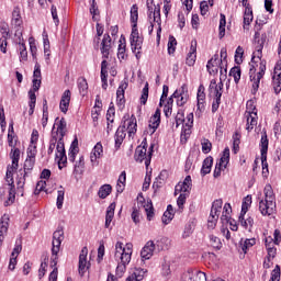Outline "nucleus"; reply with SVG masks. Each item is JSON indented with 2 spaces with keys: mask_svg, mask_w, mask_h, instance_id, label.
Returning a JSON list of instances; mask_svg holds the SVG:
<instances>
[{
  "mask_svg": "<svg viewBox=\"0 0 281 281\" xmlns=\"http://www.w3.org/2000/svg\"><path fill=\"white\" fill-rule=\"evenodd\" d=\"M131 21L132 25V34H131V45L132 50L136 55L137 59H140V50L143 47V37L139 36L138 29H137V21H138V7L137 4H133L131 9Z\"/></svg>",
  "mask_w": 281,
  "mask_h": 281,
  "instance_id": "f257e3e1",
  "label": "nucleus"
},
{
  "mask_svg": "<svg viewBox=\"0 0 281 281\" xmlns=\"http://www.w3.org/2000/svg\"><path fill=\"white\" fill-rule=\"evenodd\" d=\"M132 245L127 244L126 248H124V245L121 241H117L115 245V255L114 258L119 262L116 274L122 278L124 272L126 271V266L132 260Z\"/></svg>",
  "mask_w": 281,
  "mask_h": 281,
  "instance_id": "f03ea898",
  "label": "nucleus"
},
{
  "mask_svg": "<svg viewBox=\"0 0 281 281\" xmlns=\"http://www.w3.org/2000/svg\"><path fill=\"white\" fill-rule=\"evenodd\" d=\"M263 195L265 200H259V212L262 216H270L277 210L276 195L271 184H266Z\"/></svg>",
  "mask_w": 281,
  "mask_h": 281,
  "instance_id": "7ed1b4c3",
  "label": "nucleus"
},
{
  "mask_svg": "<svg viewBox=\"0 0 281 281\" xmlns=\"http://www.w3.org/2000/svg\"><path fill=\"white\" fill-rule=\"evenodd\" d=\"M56 148V160H58V168L61 170L67 165V156L65 149V143L61 138V142L57 136H55V132L52 133V138L49 140L48 155H52Z\"/></svg>",
  "mask_w": 281,
  "mask_h": 281,
  "instance_id": "20e7f679",
  "label": "nucleus"
},
{
  "mask_svg": "<svg viewBox=\"0 0 281 281\" xmlns=\"http://www.w3.org/2000/svg\"><path fill=\"white\" fill-rule=\"evenodd\" d=\"M124 119L125 120L123 122V125L119 127L115 134V147L117 149L121 147V145L123 144V140L126 137V127L128 130L130 136L136 133V126H137L136 121L134 119H126V115L124 116Z\"/></svg>",
  "mask_w": 281,
  "mask_h": 281,
  "instance_id": "39448f33",
  "label": "nucleus"
},
{
  "mask_svg": "<svg viewBox=\"0 0 281 281\" xmlns=\"http://www.w3.org/2000/svg\"><path fill=\"white\" fill-rule=\"evenodd\" d=\"M223 88H224L223 81L216 82L215 79L211 80V85H209V94L215 98L213 99V104L211 106V111L213 113H216L217 110L220 109L221 99L223 95Z\"/></svg>",
  "mask_w": 281,
  "mask_h": 281,
  "instance_id": "423d86ee",
  "label": "nucleus"
},
{
  "mask_svg": "<svg viewBox=\"0 0 281 281\" xmlns=\"http://www.w3.org/2000/svg\"><path fill=\"white\" fill-rule=\"evenodd\" d=\"M244 119H246V131L250 133L258 124V113L256 106L252 108V101L246 103V112L244 113Z\"/></svg>",
  "mask_w": 281,
  "mask_h": 281,
  "instance_id": "0eeeda50",
  "label": "nucleus"
},
{
  "mask_svg": "<svg viewBox=\"0 0 281 281\" xmlns=\"http://www.w3.org/2000/svg\"><path fill=\"white\" fill-rule=\"evenodd\" d=\"M151 158L153 147H149V149H147V143L143 142L135 151V160L140 164L145 161V168L148 169L151 162Z\"/></svg>",
  "mask_w": 281,
  "mask_h": 281,
  "instance_id": "6e6552de",
  "label": "nucleus"
},
{
  "mask_svg": "<svg viewBox=\"0 0 281 281\" xmlns=\"http://www.w3.org/2000/svg\"><path fill=\"white\" fill-rule=\"evenodd\" d=\"M111 48H112V38L110 34H104L103 41L101 43V54L103 57V60L101 63V72H108L109 63L106 59H109Z\"/></svg>",
  "mask_w": 281,
  "mask_h": 281,
  "instance_id": "1a4fd4ad",
  "label": "nucleus"
},
{
  "mask_svg": "<svg viewBox=\"0 0 281 281\" xmlns=\"http://www.w3.org/2000/svg\"><path fill=\"white\" fill-rule=\"evenodd\" d=\"M64 238L63 228H57L53 235L52 266H57L58 252L60 251V246Z\"/></svg>",
  "mask_w": 281,
  "mask_h": 281,
  "instance_id": "9d476101",
  "label": "nucleus"
},
{
  "mask_svg": "<svg viewBox=\"0 0 281 281\" xmlns=\"http://www.w3.org/2000/svg\"><path fill=\"white\" fill-rule=\"evenodd\" d=\"M16 169H12L11 167H8L7 169V182L9 183V195L8 200L4 202V206H10L15 202V186H14V180H13V171Z\"/></svg>",
  "mask_w": 281,
  "mask_h": 281,
  "instance_id": "9b49d317",
  "label": "nucleus"
},
{
  "mask_svg": "<svg viewBox=\"0 0 281 281\" xmlns=\"http://www.w3.org/2000/svg\"><path fill=\"white\" fill-rule=\"evenodd\" d=\"M259 146H260V160H261L262 170H269V165L267 162L269 138L267 136V132H263L261 134Z\"/></svg>",
  "mask_w": 281,
  "mask_h": 281,
  "instance_id": "f8f14e48",
  "label": "nucleus"
},
{
  "mask_svg": "<svg viewBox=\"0 0 281 281\" xmlns=\"http://www.w3.org/2000/svg\"><path fill=\"white\" fill-rule=\"evenodd\" d=\"M173 99H178L176 103L178 106H183L188 103L190 99L189 89L187 83H182L180 88L176 89L172 94Z\"/></svg>",
  "mask_w": 281,
  "mask_h": 281,
  "instance_id": "ddd939ff",
  "label": "nucleus"
},
{
  "mask_svg": "<svg viewBox=\"0 0 281 281\" xmlns=\"http://www.w3.org/2000/svg\"><path fill=\"white\" fill-rule=\"evenodd\" d=\"M147 18L149 20L154 19V22L158 24V31L156 33L157 37L160 38L161 35V16H160V8L159 7H151L147 3Z\"/></svg>",
  "mask_w": 281,
  "mask_h": 281,
  "instance_id": "4468645a",
  "label": "nucleus"
},
{
  "mask_svg": "<svg viewBox=\"0 0 281 281\" xmlns=\"http://www.w3.org/2000/svg\"><path fill=\"white\" fill-rule=\"evenodd\" d=\"M272 88L276 94L281 92V60H278L273 68Z\"/></svg>",
  "mask_w": 281,
  "mask_h": 281,
  "instance_id": "2eb2a0df",
  "label": "nucleus"
},
{
  "mask_svg": "<svg viewBox=\"0 0 281 281\" xmlns=\"http://www.w3.org/2000/svg\"><path fill=\"white\" fill-rule=\"evenodd\" d=\"M259 37H260V33L255 32L254 38L256 41V45H255V50L252 52V63H255V64L257 63L256 59L261 61V58H262V49H263L265 40L259 38Z\"/></svg>",
  "mask_w": 281,
  "mask_h": 281,
  "instance_id": "dca6fc26",
  "label": "nucleus"
},
{
  "mask_svg": "<svg viewBox=\"0 0 281 281\" xmlns=\"http://www.w3.org/2000/svg\"><path fill=\"white\" fill-rule=\"evenodd\" d=\"M182 281H207L206 274L196 269H189L182 274Z\"/></svg>",
  "mask_w": 281,
  "mask_h": 281,
  "instance_id": "f3484780",
  "label": "nucleus"
},
{
  "mask_svg": "<svg viewBox=\"0 0 281 281\" xmlns=\"http://www.w3.org/2000/svg\"><path fill=\"white\" fill-rule=\"evenodd\" d=\"M161 122V110L158 108L156 112L149 117V128H147V134L154 135L159 127Z\"/></svg>",
  "mask_w": 281,
  "mask_h": 281,
  "instance_id": "a211bd4d",
  "label": "nucleus"
},
{
  "mask_svg": "<svg viewBox=\"0 0 281 281\" xmlns=\"http://www.w3.org/2000/svg\"><path fill=\"white\" fill-rule=\"evenodd\" d=\"M191 189H192V178L191 176H187L183 182H178L176 184V191L173 194L178 195V194L187 193L188 195H190Z\"/></svg>",
  "mask_w": 281,
  "mask_h": 281,
  "instance_id": "6ab92c4d",
  "label": "nucleus"
},
{
  "mask_svg": "<svg viewBox=\"0 0 281 281\" xmlns=\"http://www.w3.org/2000/svg\"><path fill=\"white\" fill-rule=\"evenodd\" d=\"M26 176L27 171H23L22 169H19L15 178L18 192L21 193V196L24 195V186L26 183Z\"/></svg>",
  "mask_w": 281,
  "mask_h": 281,
  "instance_id": "aec40b11",
  "label": "nucleus"
},
{
  "mask_svg": "<svg viewBox=\"0 0 281 281\" xmlns=\"http://www.w3.org/2000/svg\"><path fill=\"white\" fill-rule=\"evenodd\" d=\"M196 40H191V47L189 48V54H187V66L192 67L196 61Z\"/></svg>",
  "mask_w": 281,
  "mask_h": 281,
  "instance_id": "412c9836",
  "label": "nucleus"
},
{
  "mask_svg": "<svg viewBox=\"0 0 281 281\" xmlns=\"http://www.w3.org/2000/svg\"><path fill=\"white\" fill-rule=\"evenodd\" d=\"M205 86L200 83L198 87V111L203 112L205 110Z\"/></svg>",
  "mask_w": 281,
  "mask_h": 281,
  "instance_id": "4be33fe9",
  "label": "nucleus"
},
{
  "mask_svg": "<svg viewBox=\"0 0 281 281\" xmlns=\"http://www.w3.org/2000/svg\"><path fill=\"white\" fill-rule=\"evenodd\" d=\"M128 88V82L123 80L116 91L117 104L123 106L125 104V90Z\"/></svg>",
  "mask_w": 281,
  "mask_h": 281,
  "instance_id": "5701e85b",
  "label": "nucleus"
},
{
  "mask_svg": "<svg viewBox=\"0 0 281 281\" xmlns=\"http://www.w3.org/2000/svg\"><path fill=\"white\" fill-rule=\"evenodd\" d=\"M87 256H88V248L85 247L81 250V254L79 256V273L83 276L86 271L88 270V262H87Z\"/></svg>",
  "mask_w": 281,
  "mask_h": 281,
  "instance_id": "b1692460",
  "label": "nucleus"
},
{
  "mask_svg": "<svg viewBox=\"0 0 281 281\" xmlns=\"http://www.w3.org/2000/svg\"><path fill=\"white\" fill-rule=\"evenodd\" d=\"M53 133H55V137H58L60 142L64 139L67 133V122L65 117H61L60 121L57 122V131Z\"/></svg>",
  "mask_w": 281,
  "mask_h": 281,
  "instance_id": "393cba45",
  "label": "nucleus"
},
{
  "mask_svg": "<svg viewBox=\"0 0 281 281\" xmlns=\"http://www.w3.org/2000/svg\"><path fill=\"white\" fill-rule=\"evenodd\" d=\"M218 65H220L218 54H215L206 63V70H209V74L211 75L218 72Z\"/></svg>",
  "mask_w": 281,
  "mask_h": 281,
  "instance_id": "a878e982",
  "label": "nucleus"
},
{
  "mask_svg": "<svg viewBox=\"0 0 281 281\" xmlns=\"http://www.w3.org/2000/svg\"><path fill=\"white\" fill-rule=\"evenodd\" d=\"M70 100H71V91L69 89L65 90L61 100H60V111L63 113H67L68 109H69V104H70Z\"/></svg>",
  "mask_w": 281,
  "mask_h": 281,
  "instance_id": "bb28decb",
  "label": "nucleus"
},
{
  "mask_svg": "<svg viewBox=\"0 0 281 281\" xmlns=\"http://www.w3.org/2000/svg\"><path fill=\"white\" fill-rule=\"evenodd\" d=\"M155 251V243L154 241H147V244H145V247L143 248L140 256L143 259L145 260H149Z\"/></svg>",
  "mask_w": 281,
  "mask_h": 281,
  "instance_id": "cd10ccee",
  "label": "nucleus"
},
{
  "mask_svg": "<svg viewBox=\"0 0 281 281\" xmlns=\"http://www.w3.org/2000/svg\"><path fill=\"white\" fill-rule=\"evenodd\" d=\"M9 215H3V217H1V223H0V247L2 246V243L4 240V236L8 232V227H9Z\"/></svg>",
  "mask_w": 281,
  "mask_h": 281,
  "instance_id": "c85d7f7f",
  "label": "nucleus"
},
{
  "mask_svg": "<svg viewBox=\"0 0 281 281\" xmlns=\"http://www.w3.org/2000/svg\"><path fill=\"white\" fill-rule=\"evenodd\" d=\"M115 209H116L115 202H112V204H110V206H108L106 216H105V228L111 227V223H112V221L114 218V214H115Z\"/></svg>",
  "mask_w": 281,
  "mask_h": 281,
  "instance_id": "c756f323",
  "label": "nucleus"
},
{
  "mask_svg": "<svg viewBox=\"0 0 281 281\" xmlns=\"http://www.w3.org/2000/svg\"><path fill=\"white\" fill-rule=\"evenodd\" d=\"M254 20V13L251 7H246L244 10V30L248 31Z\"/></svg>",
  "mask_w": 281,
  "mask_h": 281,
  "instance_id": "7c9ffc66",
  "label": "nucleus"
},
{
  "mask_svg": "<svg viewBox=\"0 0 281 281\" xmlns=\"http://www.w3.org/2000/svg\"><path fill=\"white\" fill-rule=\"evenodd\" d=\"M232 204L226 203L224 204V209L222 211V217L220 220L222 221V224H228L232 218Z\"/></svg>",
  "mask_w": 281,
  "mask_h": 281,
  "instance_id": "2f4dec72",
  "label": "nucleus"
},
{
  "mask_svg": "<svg viewBox=\"0 0 281 281\" xmlns=\"http://www.w3.org/2000/svg\"><path fill=\"white\" fill-rule=\"evenodd\" d=\"M229 161H231V149L229 147H225L224 151H222V156L220 160H217V164H220L224 168H227V166L229 165Z\"/></svg>",
  "mask_w": 281,
  "mask_h": 281,
  "instance_id": "473e14b6",
  "label": "nucleus"
},
{
  "mask_svg": "<svg viewBox=\"0 0 281 281\" xmlns=\"http://www.w3.org/2000/svg\"><path fill=\"white\" fill-rule=\"evenodd\" d=\"M175 217V209L172 204L167 206V211L162 214V224L168 225Z\"/></svg>",
  "mask_w": 281,
  "mask_h": 281,
  "instance_id": "72a5a7b5",
  "label": "nucleus"
},
{
  "mask_svg": "<svg viewBox=\"0 0 281 281\" xmlns=\"http://www.w3.org/2000/svg\"><path fill=\"white\" fill-rule=\"evenodd\" d=\"M214 162V158H212V156H209L206 158H204V162H202V176H206L212 171V166Z\"/></svg>",
  "mask_w": 281,
  "mask_h": 281,
  "instance_id": "f704fd0d",
  "label": "nucleus"
},
{
  "mask_svg": "<svg viewBox=\"0 0 281 281\" xmlns=\"http://www.w3.org/2000/svg\"><path fill=\"white\" fill-rule=\"evenodd\" d=\"M9 31L5 26L2 27V37L0 38V49L3 54H7Z\"/></svg>",
  "mask_w": 281,
  "mask_h": 281,
  "instance_id": "c9c22d12",
  "label": "nucleus"
},
{
  "mask_svg": "<svg viewBox=\"0 0 281 281\" xmlns=\"http://www.w3.org/2000/svg\"><path fill=\"white\" fill-rule=\"evenodd\" d=\"M239 224H241V227L250 229L254 226V217H247L245 220V214L239 213Z\"/></svg>",
  "mask_w": 281,
  "mask_h": 281,
  "instance_id": "e433bc0d",
  "label": "nucleus"
},
{
  "mask_svg": "<svg viewBox=\"0 0 281 281\" xmlns=\"http://www.w3.org/2000/svg\"><path fill=\"white\" fill-rule=\"evenodd\" d=\"M79 153V149H78V140H74V143L71 144V147L69 149V156H68V159L70 162H75L76 161V157Z\"/></svg>",
  "mask_w": 281,
  "mask_h": 281,
  "instance_id": "4c0bfd02",
  "label": "nucleus"
},
{
  "mask_svg": "<svg viewBox=\"0 0 281 281\" xmlns=\"http://www.w3.org/2000/svg\"><path fill=\"white\" fill-rule=\"evenodd\" d=\"M112 193L111 184H102L98 191V195L100 199H106Z\"/></svg>",
  "mask_w": 281,
  "mask_h": 281,
  "instance_id": "58836bf2",
  "label": "nucleus"
},
{
  "mask_svg": "<svg viewBox=\"0 0 281 281\" xmlns=\"http://www.w3.org/2000/svg\"><path fill=\"white\" fill-rule=\"evenodd\" d=\"M20 156H21L20 149H18V148L12 149V151H11V158H12L11 169L19 168Z\"/></svg>",
  "mask_w": 281,
  "mask_h": 281,
  "instance_id": "ea45409f",
  "label": "nucleus"
},
{
  "mask_svg": "<svg viewBox=\"0 0 281 281\" xmlns=\"http://www.w3.org/2000/svg\"><path fill=\"white\" fill-rule=\"evenodd\" d=\"M209 245H211L213 249H217V250H221L223 247L221 239L216 237V235H209Z\"/></svg>",
  "mask_w": 281,
  "mask_h": 281,
  "instance_id": "a19ab883",
  "label": "nucleus"
},
{
  "mask_svg": "<svg viewBox=\"0 0 281 281\" xmlns=\"http://www.w3.org/2000/svg\"><path fill=\"white\" fill-rule=\"evenodd\" d=\"M145 274H146V270L136 268L134 273L127 279H131V281H143V279L145 278Z\"/></svg>",
  "mask_w": 281,
  "mask_h": 281,
  "instance_id": "79ce46f5",
  "label": "nucleus"
},
{
  "mask_svg": "<svg viewBox=\"0 0 281 281\" xmlns=\"http://www.w3.org/2000/svg\"><path fill=\"white\" fill-rule=\"evenodd\" d=\"M29 97H30V102H29V106H30V110H29V115H33L34 114V109L36 106V94L33 90H30L29 91Z\"/></svg>",
  "mask_w": 281,
  "mask_h": 281,
  "instance_id": "37998d69",
  "label": "nucleus"
},
{
  "mask_svg": "<svg viewBox=\"0 0 281 281\" xmlns=\"http://www.w3.org/2000/svg\"><path fill=\"white\" fill-rule=\"evenodd\" d=\"M78 87L81 95L85 97L88 93V89H89L87 79L85 77H80L78 79Z\"/></svg>",
  "mask_w": 281,
  "mask_h": 281,
  "instance_id": "c03bdc74",
  "label": "nucleus"
},
{
  "mask_svg": "<svg viewBox=\"0 0 281 281\" xmlns=\"http://www.w3.org/2000/svg\"><path fill=\"white\" fill-rule=\"evenodd\" d=\"M229 76L233 77V79L235 80V82L238 85L241 78V69L239 66H235L233 68H231V72Z\"/></svg>",
  "mask_w": 281,
  "mask_h": 281,
  "instance_id": "a18cd8bd",
  "label": "nucleus"
},
{
  "mask_svg": "<svg viewBox=\"0 0 281 281\" xmlns=\"http://www.w3.org/2000/svg\"><path fill=\"white\" fill-rule=\"evenodd\" d=\"M85 170V158L80 156L79 160L75 164L74 173L75 175H82Z\"/></svg>",
  "mask_w": 281,
  "mask_h": 281,
  "instance_id": "49530a36",
  "label": "nucleus"
},
{
  "mask_svg": "<svg viewBox=\"0 0 281 281\" xmlns=\"http://www.w3.org/2000/svg\"><path fill=\"white\" fill-rule=\"evenodd\" d=\"M226 16L224 13H220V40L225 36L226 32Z\"/></svg>",
  "mask_w": 281,
  "mask_h": 281,
  "instance_id": "de8ad7c7",
  "label": "nucleus"
},
{
  "mask_svg": "<svg viewBox=\"0 0 281 281\" xmlns=\"http://www.w3.org/2000/svg\"><path fill=\"white\" fill-rule=\"evenodd\" d=\"M22 18L20 15V12L18 11V9H14L13 11V18H12V24L15 29L22 27Z\"/></svg>",
  "mask_w": 281,
  "mask_h": 281,
  "instance_id": "09e8293b",
  "label": "nucleus"
},
{
  "mask_svg": "<svg viewBox=\"0 0 281 281\" xmlns=\"http://www.w3.org/2000/svg\"><path fill=\"white\" fill-rule=\"evenodd\" d=\"M252 198L251 195H246L244 198V202H241V213L240 214H247L249 207L251 206Z\"/></svg>",
  "mask_w": 281,
  "mask_h": 281,
  "instance_id": "8fccbe9b",
  "label": "nucleus"
},
{
  "mask_svg": "<svg viewBox=\"0 0 281 281\" xmlns=\"http://www.w3.org/2000/svg\"><path fill=\"white\" fill-rule=\"evenodd\" d=\"M124 41V42H123ZM121 38V43L119 45V53H117V57L120 60H124L125 57H126V42H125V38Z\"/></svg>",
  "mask_w": 281,
  "mask_h": 281,
  "instance_id": "3c124183",
  "label": "nucleus"
},
{
  "mask_svg": "<svg viewBox=\"0 0 281 281\" xmlns=\"http://www.w3.org/2000/svg\"><path fill=\"white\" fill-rule=\"evenodd\" d=\"M256 243L257 240L255 238L246 239L244 243H241V251L247 254L248 250L256 245Z\"/></svg>",
  "mask_w": 281,
  "mask_h": 281,
  "instance_id": "603ef678",
  "label": "nucleus"
},
{
  "mask_svg": "<svg viewBox=\"0 0 281 281\" xmlns=\"http://www.w3.org/2000/svg\"><path fill=\"white\" fill-rule=\"evenodd\" d=\"M263 78V76H260L258 74L250 75V81H252V90L254 92H257L260 86V80Z\"/></svg>",
  "mask_w": 281,
  "mask_h": 281,
  "instance_id": "864d4df0",
  "label": "nucleus"
},
{
  "mask_svg": "<svg viewBox=\"0 0 281 281\" xmlns=\"http://www.w3.org/2000/svg\"><path fill=\"white\" fill-rule=\"evenodd\" d=\"M190 195H188V193H180V195H178V200H177V204H178V211L182 212L184 209V204L187 202V199Z\"/></svg>",
  "mask_w": 281,
  "mask_h": 281,
  "instance_id": "5fc2aeb1",
  "label": "nucleus"
},
{
  "mask_svg": "<svg viewBox=\"0 0 281 281\" xmlns=\"http://www.w3.org/2000/svg\"><path fill=\"white\" fill-rule=\"evenodd\" d=\"M222 207H223V200H215L213 202V206H211L212 213H215V215L220 216Z\"/></svg>",
  "mask_w": 281,
  "mask_h": 281,
  "instance_id": "6e6d98bb",
  "label": "nucleus"
},
{
  "mask_svg": "<svg viewBox=\"0 0 281 281\" xmlns=\"http://www.w3.org/2000/svg\"><path fill=\"white\" fill-rule=\"evenodd\" d=\"M281 280V268L280 266H276L271 271L269 281H280Z\"/></svg>",
  "mask_w": 281,
  "mask_h": 281,
  "instance_id": "4d7b16f0",
  "label": "nucleus"
},
{
  "mask_svg": "<svg viewBox=\"0 0 281 281\" xmlns=\"http://www.w3.org/2000/svg\"><path fill=\"white\" fill-rule=\"evenodd\" d=\"M177 38L173 35H169V42L167 43V48L169 54H173L176 52Z\"/></svg>",
  "mask_w": 281,
  "mask_h": 281,
  "instance_id": "13d9d810",
  "label": "nucleus"
},
{
  "mask_svg": "<svg viewBox=\"0 0 281 281\" xmlns=\"http://www.w3.org/2000/svg\"><path fill=\"white\" fill-rule=\"evenodd\" d=\"M64 200H65V189L63 187H60V189L58 190V195H57L58 210H61V207L64 205Z\"/></svg>",
  "mask_w": 281,
  "mask_h": 281,
  "instance_id": "bf43d9fd",
  "label": "nucleus"
},
{
  "mask_svg": "<svg viewBox=\"0 0 281 281\" xmlns=\"http://www.w3.org/2000/svg\"><path fill=\"white\" fill-rule=\"evenodd\" d=\"M157 245L162 250H168L170 247V239L167 237L160 238V240L157 241Z\"/></svg>",
  "mask_w": 281,
  "mask_h": 281,
  "instance_id": "052dcab7",
  "label": "nucleus"
},
{
  "mask_svg": "<svg viewBox=\"0 0 281 281\" xmlns=\"http://www.w3.org/2000/svg\"><path fill=\"white\" fill-rule=\"evenodd\" d=\"M34 165H35V158L27 157L24 162V169L22 170L29 173L34 168Z\"/></svg>",
  "mask_w": 281,
  "mask_h": 281,
  "instance_id": "680f3d73",
  "label": "nucleus"
},
{
  "mask_svg": "<svg viewBox=\"0 0 281 281\" xmlns=\"http://www.w3.org/2000/svg\"><path fill=\"white\" fill-rule=\"evenodd\" d=\"M212 150V143L211 140H209L207 138H204V140H202V153H204V155L210 154Z\"/></svg>",
  "mask_w": 281,
  "mask_h": 281,
  "instance_id": "e2e57ef3",
  "label": "nucleus"
},
{
  "mask_svg": "<svg viewBox=\"0 0 281 281\" xmlns=\"http://www.w3.org/2000/svg\"><path fill=\"white\" fill-rule=\"evenodd\" d=\"M148 94H149V88H148V82L145 83V87L143 88V93H142V98H140V103L142 104H146L147 100H148Z\"/></svg>",
  "mask_w": 281,
  "mask_h": 281,
  "instance_id": "0e129e2a",
  "label": "nucleus"
},
{
  "mask_svg": "<svg viewBox=\"0 0 281 281\" xmlns=\"http://www.w3.org/2000/svg\"><path fill=\"white\" fill-rule=\"evenodd\" d=\"M36 155H37L36 144L31 143V145L27 149V157L31 158V159H35Z\"/></svg>",
  "mask_w": 281,
  "mask_h": 281,
  "instance_id": "69168bd1",
  "label": "nucleus"
},
{
  "mask_svg": "<svg viewBox=\"0 0 281 281\" xmlns=\"http://www.w3.org/2000/svg\"><path fill=\"white\" fill-rule=\"evenodd\" d=\"M132 220L136 225L140 223V213L136 206L133 207Z\"/></svg>",
  "mask_w": 281,
  "mask_h": 281,
  "instance_id": "338daca9",
  "label": "nucleus"
},
{
  "mask_svg": "<svg viewBox=\"0 0 281 281\" xmlns=\"http://www.w3.org/2000/svg\"><path fill=\"white\" fill-rule=\"evenodd\" d=\"M22 251V241L21 240H16L14 249L12 251V257H16L21 254Z\"/></svg>",
  "mask_w": 281,
  "mask_h": 281,
  "instance_id": "774afa93",
  "label": "nucleus"
}]
</instances>
